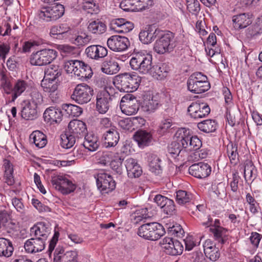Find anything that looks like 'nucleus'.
<instances>
[{"label": "nucleus", "mask_w": 262, "mask_h": 262, "mask_svg": "<svg viewBox=\"0 0 262 262\" xmlns=\"http://www.w3.org/2000/svg\"><path fill=\"white\" fill-rule=\"evenodd\" d=\"M123 161V159L119 157L112 160L110 163L112 169L119 174H121L122 172V163Z\"/></svg>", "instance_id": "nucleus-64"}, {"label": "nucleus", "mask_w": 262, "mask_h": 262, "mask_svg": "<svg viewBox=\"0 0 262 262\" xmlns=\"http://www.w3.org/2000/svg\"><path fill=\"white\" fill-rule=\"evenodd\" d=\"M51 183L53 187L63 194H68L74 191L76 186L72 182L62 176L54 175L51 177Z\"/></svg>", "instance_id": "nucleus-7"}, {"label": "nucleus", "mask_w": 262, "mask_h": 262, "mask_svg": "<svg viewBox=\"0 0 262 262\" xmlns=\"http://www.w3.org/2000/svg\"><path fill=\"white\" fill-rule=\"evenodd\" d=\"M120 69L119 63L113 58L105 60L102 63L101 67V71L108 75L116 74Z\"/></svg>", "instance_id": "nucleus-35"}, {"label": "nucleus", "mask_w": 262, "mask_h": 262, "mask_svg": "<svg viewBox=\"0 0 262 262\" xmlns=\"http://www.w3.org/2000/svg\"><path fill=\"white\" fill-rule=\"evenodd\" d=\"M138 235L149 241H157L165 233L164 227L157 222L144 224L139 227Z\"/></svg>", "instance_id": "nucleus-2"}, {"label": "nucleus", "mask_w": 262, "mask_h": 262, "mask_svg": "<svg viewBox=\"0 0 262 262\" xmlns=\"http://www.w3.org/2000/svg\"><path fill=\"white\" fill-rule=\"evenodd\" d=\"M76 137L73 135L66 134L61 136V146L64 148H70L72 147L75 143Z\"/></svg>", "instance_id": "nucleus-51"}, {"label": "nucleus", "mask_w": 262, "mask_h": 262, "mask_svg": "<svg viewBox=\"0 0 262 262\" xmlns=\"http://www.w3.org/2000/svg\"><path fill=\"white\" fill-rule=\"evenodd\" d=\"M93 94L92 88L86 84H80L75 87L71 98L79 104H84L90 101Z\"/></svg>", "instance_id": "nucleus-6"}, {"label": "nucleus", "mask_w": 262, "mask_h": 262, "mask_svg": "<svg viewBox=\"0 0 262 262\" xmlns=\"http://www.w3.org/2000/svg\"><path fill=\"white\" fill-rule=\"evenodd\" d=\"M161 209L164 213L168 215H172L176 213L174 203L170 199L165 202V205Z\"/></svg>", "instance_id": "nucleus-56"}, {"label": "nucleus", "mask_w": 262, "mask_h": 262, "mask_svg": "<svg viewBox=\"0 0 262 262\" xmlns=\"http://www.w3.org/2000/svg\"><path fill=\"white\" fill-rule=\"evenodd\" d=\"M83 9L88 13L97 14L99 12L98 4L96 3L94 0L84 1L82 4Z\"/></svg>", "instance_id": "nucleus-50"}, {"label": "nucleus", "mask_w": 262, "mask_h": 262, "mask_svg": "<svg viewBox=\"0 0 262 262\" xmlns=\"http://www.w3.org/2000/svg\"><path fill=\"white\" fill-rule=\"evenodd\" d=\"M262 33V28L258 22L249 27L247 29V35L248 37H253Z\"/></svg>", "instance_id": "nucleus-59"}, {"label": "nucleus", "mask_w": 262, "mask_h": 262, "mask_svg": "<svg viewBox=\"0 0 262 262\" xmlns=\"http://www.w3.org/2000/svg\"><path fill=\"white\" fill-rule=\"evenodd\" d=\"M58 52L54 49H43L33 52L30 57L32 65L43 66L51 63L57 56Z\"/></svg>", "instance_id": "nucleus-5"}, {"label": "nucleus", "mask_w": 262, "mask_h": 262, "mask_svg": "<svg viewBox=\"0 0 262 262\" xmlns=\"http://www.w3.org/2000/svg\"><path fill=\"white\" fill-rule=\"evenodd\" d=\"M246 201L249 205L250 211L253 214L257 213L259 208V204L251 193H247Z\"/></svg>", "instance_id": "nucleus-53"}, {"label": "nucleus", "mask_w": 262, "mask_h": 262, "mask_svg": "<svg viewBox=\"0 0 262 262\" xmlns=\"http://www.w3.org/2000/svg\"><path fill=\"white\" fill-rule=\"evenodd\" d=\"M88 29L93 34H101L105 32L106 26L104 22L97 19L90 23Z\"/></svg>", "instance_id": "nucleus-39"}, {"label": "nucleus", "mask_w": 262, "mask_h": 262, "mask_svg": "<svg viewBox=\"0 0 262 262\" xmlns=\"http://www.w3.org/2000/svg\"><path fill=\"white\" fill-rule=\"evenodd\" d=\"M60 262H80L78 260V254L76 251H67L66 256L61 257Z\"/></svg>", "instance_id": "nucleus-62"}, {"label": "nucleus", "mask_w": 262, "mask_h": 262, "mask_svg": "<svg viewBox=\"0 0 262 262\" xmlns=\"http://www.w3.org/2000/svg\"><path fill=\"white\" fill-rule=\"evenodd\" d=\"M257 169L251 161H246L245 164L244 169V177L246 181V174H249V179H252V181L255 180L256 177Z\"/></svg>", "instance_id": "nucleus-49"}, {"label": "nucleus", "mask_w": 262, "mask_h": 262, "mask_svg": "<svg viewBox=\"0 0 262 262\" xmlns=\"http://www.w3.org/2000/svg\"><path fill=\"white\" fill-rule=\"evenodd\" d=\"M163 248L165 253L168 255L177 256L181 255L183 251V246L178 240L172 237H165L162 240Z\"/></svg>", "instance_id": "nucleus-14"}, {"label": "nucleus", "mask_w": 262, "mask_h": 262, "mask_svg": "<svg viewBox=\"0 0 262 262\" xmlns=\"http://www.w3.org/2000/svg\"><path fill=\"white\" fill-rule=\"evenodd\" d=\"M85 53L88 57L97 60L105 57L107 55V50L100 45H92L86 48Z\"/></svg>", "instance_id": "nucleus-24"}, {"label": "nucleus", "mask_w": 262, "mask_h": 262, "mask_svg": "<svg viewBox=\"0 0 262 262\" xmlns=\"http://www.w3.org/2000/svg\"><path fill=\"white\" fill-rule=\"evenodd\" d=\"M188 91L194 94H201L210 88L207 77L201 72L192 74L187 81Z\"/></svg>", "instance_id": "nucleus-3"}, {"label": "nucleus", "mask_w": 262, "mask_h": 262, "mask_svg": "<svg viewBox=\"0 0 262 262\" xmlns=\"http://www.w3.org/2000/svg\"><path fill=\"white\" fill-rule=\"evenodd\" d=\"M51 227L49 223L37 222L30 229L32 236L39 237L47 241L51 232Z\"/></svg>", "instance_id": "nucleus-17"}, {"label": "nucleus", "mask_w": 262, "mask_h": 262, "mask_svg": "<svg viewBox=\"0 0 262 262\" xmlns=\"http://www.w3.org/2000/svg\"><path fill=\"white\" fill-rule=\"evenodd\" d=\"M30 95L31 98L30 101V102H33L37 105H38V104L41 103L43 101L41 94L36 88H33L31 89Z\"/></svg>", "instance_id": "nucleus-60"}, {"label": "nucleus", "mask_w": 262, "mask_h": 262, "mask_svg": "<svg viewBox=\"0 0 262 262\" xmlns=\"http://www.w3.org/2000/svg\"><path fill=\"white\" fill-rule=\"evenodd\" d=\"M156 41L154 50L159 54H164L172 52L176 46L174 35L170 31L163 33L161 31Z\"/></svg>", "instance_id": "nucleus-4"}, {"label": "nucleus", "mask_w": 262, "mask_h": 262, "mask_svg": "<svg viewBox=\"0 0 262 262\" xmlns=\"http://www.w3.org/2000/svg\"><path fill=\"white\" fill-rule=\"evenodd\" d=\"M238 145L236 142H230L227 145V152L231 163L236 164L239 161V155L237 151Z\"/></svg>", "instance_id": "nucleus-42"}, {"label": "nucleus", "mask_w": 262, "mask_h": 262, "mask_svg": "<svg viewBox=\"0 0 262 262\" xmlns=\"http://www.w3.org/2000/svg\"><path fill=\"white\" fill-rule=\"evenodd\" d=\"M187 8L190 13L197 16L201 10L200 3L198 0H187Z\"/></svg>", "instance_id": "nucleus-54"}, {"label": "nucleus", "mask_w": 262, "mask_h": 262, "mask_svg": "<svg viewBox=\"0 0 262 262\" xmlns=\"http://www.w3.org/2000/svg\"><path fill=\"white\" fill-rule=\"evenodd\" d=\"M120 106L122 112L128 116L137 113L139 109V104L136 98L129 94L122 98Z\"/></svg>", "instance_id": "nucleus-10"}, {"label": "nucleus", "mask_w": 262, "mask_h": 262, "mask_svg": "<svg viewBox=\"0 0 262 262\" xmlns=\"http://www.w3.org/2000/svg\"><path fill=\"white\" fill-rule=\"evenodd\" d=\"M166 227L167 229V232L169 235H173L177 237H182L184 236L185 232L182 228V226L177 223L172 224V225H166Z\"/></svg>", "instance_id": "nucleus-48"}, {"label": "nucleus", "mask_w": 262, "mask_h": 262, "mask_svg": "<svg viewBox=\"0 0 262 262\" xmlns=\"http://www.w3.org/2000/svg\"><path fill=\"white\" fill-rule=\"evenodd\" d=\"M182 140L179 135L176 141H173L168 146V153L174 159L177 161H184V158L188 155L187 149L182 145Z\"/></svg>", "instance_id": "nucleus-12"}, {"label": "nucleus", "mask_w": 262, "mask_h": 262, "mask_svg": "<svg viewBox=\"0 0 262 262\" xmlns=\"http://www.w3.org/2000/svg\"><path fill=\"white\" fill-rule=\"evenodd\" d=\"M98 189L102 193H108L116 188V182L111 175L105 172H99L96 178Z\"/></svg>", "instance_id": "nucleus-8"}, {"label": "nucleus", "mask_w": 262, "mask_h": 262, "mask_svg": "<svg viewBox=\"0 0 262 262\" xmlns=\"http://www.w3.org/2000/svg\"><path fill=\"white\" fill-rule=\"evenodd\" d=\"M119 139V134L117 127L105 130L102 136L103 145L106 148L115 147L118 143Z\"/></svg>", "instance_id": "nucleus-22"}, {"label": "nucleus", "mask_w": 262, "mask_h": 262, "mask_svg": "<svg viewBox=\"0 0 262 262\" xmlns=\"http://www.w3.org/2000/svg\"><path fill=\"white\" fill-rule=\"evenodd\" d=\"M76 76L81 80L90 79L93 76V73L91 67L82 61H76Z\"/></svg>", "instance_id": "nucleus-25"}, {"label": "nucleus", "mask_w": 262, "mask_h": 262, "mask_svg": "<svg viewBox=\"0 0 262 262\" xmlns=\"http://www.w3.org/2000/svg\"><path fill=\"white\" fill-rule=\"evenodd\" d=\"M107 45L109 49L114 52L126 51L130 46L129 39L124 36L113 35L108 38Z\"/></svg>", "instance_id": "nucleus-13"}, {"label": "nucleus", "mask_w": 262, "mask_h": 262, "mask_svg": "<svg viewBox=\"0 0 262 262\" xmlns=\"http://www.w3.org/2000/svg\"><path fill=\"white\" fill-rule=\"evenodd\" d=\"M30 140L39 148H43L47 143L46 136L39 130L33 132L30 136Z\"/></svg>", "instance_id": "nucleus-37"}, {"label": "nucleus", "mask_w": 262, "mask_h": 262, "mask_svg": "<svg viewBox=\"0 0 262 262\" xmlns=\"http://www.w3.org/2000/svg\"><path fill=\"white\" fill-rule=\"evenodd\" d=\"M52 21L56 20L61 17L64 12V8L63 6L59 3H55L53 6L49 7Z\"/></svg>", "instance_id": "nucleus-47"}, {"label": "nucleus", "mask_w": 262, "mask_h": 262, "mask_svg": "<svg viewBox=\"0 0 262 262\" xmlns=\"http://www.w3.org/2000/svg\"><path fill=\"white\" fill-rule=\"evenodd\" d=\"M72 30L67 24H61L59 26H55L51 28L50 33L56 35L58 39H67L72 34Z\"/></svg>", "instance_id": "nucleus-29"}, {"label": "nucleus", "mask_w": 262, "mask_h": 262, "mask_svg": "<svg viewBox=\"0 0 262 262\" xmlns=\"http://www.w3.org/2000/svg\"><path fill=\"white\" fill-rule=\"evenodd\" d=\"M179 135L182 140V145L184 146V148L188 151L194 150L199 149L202 145L201 140L196 136H191L189 135V132L187 130L180 131Z\"/></svg>", "instance_id": "nucleus-15"}, {"label": "nucleus", "mask_w": 262, "mask_h": 262, "mask_svg": "<svg viewBox=\"0 0 262 262\" xmlns=\"http://www.w3.org/2000/svg\"><path fill=\"white\" fill-rule=\"evenodd\" d=\"M161 33V31L159 29L149 26L140 32L139 37L143 43L148 44L154 40Z\"/></svg>", "instance_id": "nucleus-23"}, {"label": "nucleus", "mask_w": 262, "mask_h": 262, "mask_svg": "<svg viewBox=\"0 0 262 262\" xmlns=\"http://www.w3.org/2000/svg\"><path fill=\"white\" fill-rule=\"evenodd\" d=\"M125 167L129 178H138L142 173L141 167L137 161L133 158H128L125 161Z\"/></svg>", "instance_id": "nucleus-27"}, {"label": "nucleus", "mask_w": 262, "mask_h": 262, "mask_svg": "<svg viewBox=\"0 0 262 262\" xmlns=\"http://www.w3.org/2000/svg\"><path fill=\"white\" fill-rule=\"evenodd\" d=\"M210 112L209 105L205 103L193 102L187 108L188 115L194 120L206 117Z\"/></svg>", "instance_id": "nucleus-9"}, {"label": "nucleus", "mask_w": 262, "mask_h": 262, "mask_svg": "<svg viewBox=\"0 0 262 262\" xmlns=\"http://www.w3.org/2000/svg\"><path fill=\"white\" fill-rule=\"evenodd\" d=\"M134 139L140 148H144L150 144L152 137L150 133L144 130H139L135 133Z\"/></svg>", "instance_id": "nucleus-31"}, {"label": "nucleus", "mask_w": 262, "mask_h": 262, "mask_svg": "<svg viewBox=\"0 0 262 262\" xmlns=\"http://www.w3.org/2000/svg\"><path fill=\"white\" fill-rule=\"evenodd\" d=\"M137 0H122L120 7L125 11H138Z\"/></svg>", "instance_id": "nucleus-52"}, {"label": "nucleus", "mask_w": 262, "mask_h": 262, "mask_svg": "<svg viewBox=\"0 0 262 262\" xmlns=\"http://www.w3.org/2000/svg\"><path fill=\"white\" fill-rule=\"evenodd\" d=\"M141 105L144 111L151 113L158 109L161 103L156 97L144 95Z\"/></svg>", "instance_id": "nucleus-28"}, {"label": "nucleus", "mask_w": 262, "mask_h": 262, "mask_svg": "<svg viewBox=\"0 0 262 262\" xmlns=\"http://www.w3.org/2000/svg\"><path fill=\"white\" fill-rule=\"evenodd\" d=\"M145 54H147L146 51H141L133 54L131 58L129 64L130 68L134 70H137L138 67L143 64L145 58Z\"/></svg>", "instance_id": "nucleus-44"}, {"label": "nucleus", "mask_w": 262, "mask_h": 262, "mask_svg": "<svg viewBox=\"0 0 262 262\" xmlns=\"http://www.w3.org/2000/svg\"><path fill=\"white\" fill-rule=\"evenodd\" d=\"M46 241L39 237H34L28 239L24 244V248L27 253H33L42 251L45 249Z\"/></svg>", "instance_id": "nucleus-18"}, {"label": "nucleus", "mask_w": 262, "mask_h": 262, "mask_svg": "<svg viewBox=\"0 0 262 262\" xmlns=\"http://www.w3.org/2000/svg\"><path fill=\"white\" fill-rule=\"evenodd\" d=\"M55 81H50L47 80V79H45L42 80L41 86L43 89V90L45 92L50 93L51 91H55L57 90L58 89V84L57 82H55L53 83Z\"/></svg>", "instance_id": "nucleus-55"}, {"label": "nucleus", "mask_w": 262, "mask_h": 262, "mask_svg": "<svg viewBox=\"0 0 262 262\" xmlns=\"http://www.w3.org/2000/svg\"><path fill=\"white\" fill-rule=\"evenodd\" d=\"M188 171L191 176L198 179H204L210 174L211 167L207 163L199 162L191 165Z\"/></svg>", "instance_id": "nucleus-16"}, {"label": "nucleus", "mask_w": 262, "mask_h": 262, "mask_svg": "<svg viewBox=\"0 0 262 262\" xmlns=\"http://www.w3.org/2000/svg\"><path fill=\"white\" fill-rule=\"evenodd\" d=\"M62 116V112L60 108L51 106L45 110L43 117L46 122L53 124L60 122Z\"/></svg>", "instance_id": "nucleus-21"}, {"label": "nucleus", "mask_w": 262, "mask_h": 262, "mask_svg": "<svg viewBox=\"0 0 262 262\" xmlns=\"http://www.w3.org/2000/svg\"><path fill=\"white\" fill-rule=\"evenodd\" d=\"M199 130L206 134L214 133L218 127V123L215 120L206 119L197 124Z\"/></svg>", "instance_id": "nucleus-32"}, {"label": "nucleus", "mask_w": 262, "mask_h": 262, "mask_svg": "<svg viewBox=\"0 0 262 262\" xmlns=\"http://www.w3.org/2000/svg\"><path fill=\"white\" fill-rule=\"evenodd\" d=\"M73 39H74L72 40L73 43L78 46H82L89 42L91 38L90 36L83 34V35H78Z\"/></svg>", "instance_id": "nucleus-61"}, {"label": "nucleus", "mask_w": 262, "mask_h": 262, "mask_svg": "<svg viewBox=\"0 0 262 262\" xmlns=\"http://www.w3.org/2000/svg\"><path fill=\"white\" fill-rule=\"evenodd\" d=\"M50 10L49 7H41L38 11V16L40 19L49 22L52 21Z\"/></svg>", "instance_id": "nucleus-58"}, {"label": "nucleus", "mask_w": 262, "mask_h": 262, "mask_svg": "<svg viewBox=\"0 0 262 262\" xmlns=\"http://www.w3.org/2000/svg\"><path fill=\"white\" fill-rule=\"evenodd\" d=\"M62 108L67 115L71 117H78L82 113L81 107L72 104H64Z\"/></svg>", "instance_id": "nucleus-46"}, {"label": "nucleus", "mask_w": 262, "mask_h": 262, "mask_svg": "<svg viewBox=\"0 0 262 262\" xmlns=\"http://www.w3.org/2000/svg\"><path fill=\"white\" fill-rule=\"evenodd\" d=\"M70 134L79 138L84 136L87 134V128L85 123L79 120H73L68 125Z\"/></svg>", "instance_id": "nucleus-20"}, {"label": "nucleus", "mask_w": 262, "mask_h": 262, "mask_svg": "<svg viewBox=\"0 0 262 262\" xmlns=\"http://www.w3.org/2000/svg\"><path fill=\"white\" fill-rule=\"evenodd\" d=\"M28 87V83L26 81L18 80L13 86L11 101H14L18 96L25 92Z\"/></svg>", "instance_id": "nucleus-40"}, {"label": "nucleus", "mask_w": 262, "mask_h": 262, "mask_svg": "<svg viewBox=\"0 0 262 262\" xmlns=\"http://www.w3.org/2000/svg\"><path fill=\"white\" fill-rule=\"evenodd\" d=\"M112 96L107 89L100 91L97 93L96 107L100 114H104L108 111L111 106Z\"/></svg>", "instance_id": "nucleus-11"}, {"label": "nucleus", "mask_w": 262, "mask_h": 262, "mask_svg": "<svg viewBox=\"0 0 262 262\" xmlns=\"http://www.w3.org/2000/svg\"><path fill=\"white\" fill-rule=\"evenodd\" d=\"M14 247L10 240L0 237V257H10L12 255Z\"/></svg>", "instance_id": "nucleus-33"}, {"label": "nucleus", "mask_w": 262, "mask_h": 262, "mask_svg": "<svg viewBox=\"0 0 262 262\" xmlns=\"http://www.w3.org/2000/svg\"><path fill=\"white\" fill-rule=\"evenodd\" d=\"M148 162L150 170L156 174H159L162 171L161 165V159L155 154H150L148 157Z\"/></svg>", "instance_id": "nucleus-38"}, {"label": "nucleus", "mask_w": 262, "mask_h": 262, "mask_svg": "<svg viewBox=\"0 0 262 262\" xmlns=\"http://www.w3.org/2000/svg\"><path fill=\"white\" fill-rule=\"evenodd\" d=\"M210 232L213 234L214 239L221 245L225 244L228 239V230L223 227H210Z\"/></svg>", "instance_id": "nucleus-36"}, {"label": "nucleus", "mask_w": 262, "mask_h": 262, "mask_svg": "<svg viewBox=\"0 0 262 262\" xmlns=\"http://www.w3.org/2000/svg\"><path fill=\"white\" fill-rule=\"evenodd\" d=\"M141 82V77L135 73L125 72L116 76L113 79V84L120 92L131 93L138 88Z\"/></svg>", "instance_id": "nucleus-1"}, {"label": "nucleus", "mask_w": 262, "mask_h": 262, "mask_svg": "<svg viewBox=\"0 0 262 262\" xmlns=\"http://www.w3.org/2000/svg\"><path fill=\"white\" fill-rule=\"evenodd\" d=\"M252 15L249 13H241L232 17L234 28L235 29H242L246 28L252 22Z\"/></svg>", "instance_id": "nucleus-26"}, {"label": "nucleus", "mask_w": 262, "mask_h": 262, "mask_svg": "<svg viewBox=\"0 0 262 262\" xmlns=\"http://www.w3.org/2000/svg\"><path fill=\"white\" fill-rule=\"evenodd\" d=\"M205 254L207 257L210 259V260L215 261L217 260L220 256L219 248L214 247L212 249H207L206 250V252L205 253Z\"/></svg>", "instance_id": "nucleus-63"}, {"label": "nucleus", "mask_w": 262, "mask_h": 262, "mask_svg": "<svg viewBox=\"0 0 262 262\" xmlns=\"http://www.w3.org/2000/svg\"><path fill=\"white\" fill-rule=\"evenodd\" d=\"M176 201L180 205H190L193 195L191 193L185 190L176 191Z\"/></svg>", "instance_id": "nucleus-41"}, {"label": "nucleus", "mask_w": 262, "mask_h": 262, "mask_svg": "<svg viewBox=\"0 0 262 262\" xmlns=\"http://www.w3.org/2000/svg\"><path fill=\"white\" fill-rule=\"evenodd\" d=\"M170 68L166 63L154 65L149 75L157 80H162L165 79L168 75Z\"/></svg>", "instance_id": "nucleus-30"}, {"label": "nucleus", "mask_w": 262, "mask_h": 262, "mask_svg": "<svg viewBox=\"0 0 262 262\" xmlns=\"http://www.w3.org/2000/svg\"><path fill=\"white\" fill-rule=\"evenodd\" d=\"M82 145L89 151H95L98 149L100 143L96 136L86 134L84 136V140Z\"/></svg>", "instance_id": "nucleus-34"}, {"label": "nucleus", "mask_w": 262, "mask_h": 262, "mask_svg": "<svg viewBox=\"0 0 262 262\" xmlns=\"http://www.w3.org/2000/svg\"><path fill=\"white\" fill-rule=\"evenodd\" d=\"M62 70L58 66L51 65L45 71V77L50 81H55L61 75Z\"/></svg>", "instance_id": "nucleus-43"}, {"label": "nucleus", "mask_w": 262, "mask_h": 262, "mask_svg": "<svg viewBox=\"0 0 262 262\" xmlns=\"http://www.w3.org/2000/svg\"><path fill=\"white\" fill-rule=\"evenodd\" d=\"M2 227L10 236H12L18 231V225L17 223L10 220L2 226Z\"/></svg>", "instance_id": "nucleus-57"}, {"label": "nucleus", "mask_w": 262, "mask_h": 262, "mask_svg": "<svg viewBox=\"0 0 262 262\" xmlns=\"http://www.w3.org/2000/svg\"><path fill=\"white\" fill-rule=\"evenodd\" d=\"M21 116L26 120H33L37 117V105L29 100L24 101L21 104Z\"/></svg>", "instance_id": "nucleus-19"}, {"label": "nucleus", "mask_w": 262, "mask_h": 262, "mask_svg": "<svg viewBox=\"0 0 262 262\" xmlns=\"http://www.w3.org/2000/svg\"><path fill=\"white\" fill-rule=\"evenodd\" d=\"M145 58L140 66L138 67V69L136 70L142 74H149L150 72L154 65H152V56L151 54L147 53L145 54Z\"/></svg>", "instance_id": "nucleus-45"}]
</instances>
